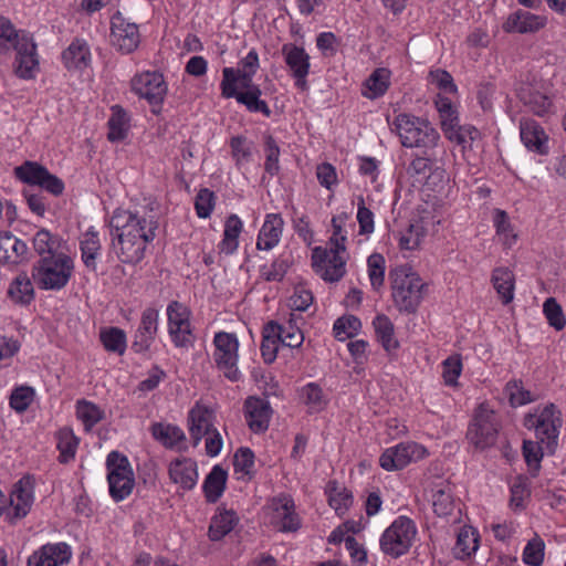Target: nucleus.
<instances>
[{
    "label": "nucleus",
    "instance_id": "obj_21",
    "mask_svg": "<svg viewBox=\"0 0 566 566\" xmlns=\"http://www.w3.org/2000/svg\"><path fill=\"white\" fill-rule=\"evenodd\" d=\"M158 311L151 307L143 312L139 327L132 343V349L135 353H145L150 348L158 331Z\"/></svg>",
    "mask_w": 566,
    "mask_h": 566
},
{
    "label": "nucleus",
    "instance_id": "obj_39",
    "mask_svg": "<svg viewBox=\"0 0 566 566\" xmlns=\"http://www.w3.org/2000/svg\"><path fill=\"white\" fill-rule=\"evenodd\" d=\"M242 230V222L237 214L227 218L223 231V239L219 244L221 252L232 254L238 248V238Z\"/></svg>",
    "mask_w": 566,
    "mask_h": 566
},
{
    "label": "nucleus",
    "instance_id": "obj_48",
    "mask_svg": "<svg viewBox=\"0 0 566 566\" xmlns=\"http://www.w3.org/2000/svg\"><path fill=\"white\" fill-rule=\"evenodd\" d=\"M78 439L69 428H63L57 433V449L60 450L59 460L61 463H67L75 457Z\"/></svg>",
    "mask_w": 566,
    "mask_h": 566
},
{
    "label": "nucleus",
    "instance_id": "obj_35",
    "mask_svg": "<svg viewBox=\"0 0 566 566\" xmlns=\"http://www.w3.org/2000/svg\"><path fill=\"white\" fill-rule=\"evenodd\" d=\"M514 274L507 268H496L492 273V283L504 304L512 302L514 297Z\"/></svg>",
    "mask_w": 566,
    "mask_h": 566
},
{
    "label": "nucleus",
    "instance_id": "obj_52",
    "mask_svg": "<svg viewBox=\"0 0 566 566\" xmlns=\"http://www.w3.org/2000/svg\"><path fill=\"white\" fill-rule=\"evenodd\" d=\"M367 265L370 284L378 291L385 281V258L379 253H373L367 259Z\"/></svg>",
    "mask_w": 566,
    "mask_h": 566
},
{
    "label": "nucleus",
    "instance_id": "obj_4",
    "mask_svg": "<svg viewBox=\"0 0 566 566\" xmlns=\"http://www.w3.org/2000/svg\"><path fill=\"white\" fill-rule=\"evenodd\" d=\"M73 272V261L65 254L46 255L32 266V276L43 290H61Z\"/></svg>",
    "mask_w": 566,
    "mask_h": 566
},
{
    "label": "nucleus",
    "instance_id": "obj_5",
    "mask_svg": "<svg viewBox=\"0 0 566 566\" xmlns=\"http://www.w3.org/2000/svg\"><path fill=\"white\" fill-rule=\"evenodd\" d=\"M106 468L109 494L114 501H123L132 493L135 485L134 472L127 457L112 451L107 455Z\"/></svg>",
    "mask_w": 566,
    "mask_h": 566
},
{
    "label": "nucleus",
    "instance_id": "obj_49",
    "mask_svg": "<svg viewBox=\"0 0 566 566\" xmlns=\"http://www.w3.org/2000/svg\"><path fill=\"white\" fill-rule=\"evenodd\" d=\"M544 452L547 453L546 443H542L539 439L538 441L524 440L523 455L527 465L533 471L532 475H536L538 472Z\"/></svg>",
    "mask_w": 566,
    "mask_h": 566
},
{
    "label": "nucleus",
    "instance_id": "obj_3",
    "mask_svg": "<svg viewBox=\"0 0 566 566\" xmlns=\"http://www.w3.org/2000/svg\"><path fill=\"white\" fill-rule=\"evenodd\" d=\"M392 130L399 135L402 146L409 148L432 149L440 139L439 133L428 120L406 113L395 118Z\"/></svg>",
    "mask_w": 566,
    "mask_h": 566
},
{
    "label": "nucleus",
    "instance_id": "obj_32",
    "mask_svg": "<svg viewBox=\"0 0 566 566\" xmlns=\"http://www.w3.org/2000/svg\"><path fill=\"white\" fill-rule=\"evenodd\" d=\"M432 506L438 516L444 517L452 513L454 502L452 489L448 481L434 484L432 489Z\"/></svg>",
    "mask_w": 566,
    "mask_h": 566
},
{
    "label": "nucleus",
    "instance_id": "obj_33",
    "mask_svg": "<svg viewBox=\"0 0 566 566\" xmlns=\"http://www.w3.org/2000/svg\"><path fill=\"white\" fill-rule=\"evenodd\" d=\"M8 296L20 305H29L34 300V289L27 273L22 272L11 282Z\"/></svg>",
    "mask_w": 566,
    "mask_h": 566
},
{
    "label": "nucleus",
    "instance_id": "obj_6",
    "mask_svg": "<svg viewBox=\"0 0 566 566\" xmlns=\"http://www.w3.org/2000/svg\"><path fill=\"white\" fill-rule=\"evenodd\" d=\"M417 528L412 520L399 516L380 537L382 553L394 558L405 555L411 547Z\"/></svg>",
    "mask_w": 566,
    "mask_h": 566
},
{
    "label": "nucleus",
    "instance_id": "obj_24",
    "mask_svg": "<svg viewBox=\"0 0 566 566\" xmlns=\"http://www.w3.org/2000/svg\"><path fill=\"white\" fill-rule=\"evenodd\" d=\"M33 503V480L27 475L20 479L10 495V504L13 509V517H24Z\"/></svg>",
    "mask_w": 566,
    "mask_h": 566
},
{
    "label": "nucleus",
    "instance_id": "obj_22",
    "mask_svg": "<svg viewBox=\"0 0 566 566\" xmlns=\"http://www.w3.org/2000/svg\"><path fill=\"white\" fill-rule=\"evenodd\" d=\"M282 53L286 65L290 67L292 75L296 80V85L304 88L306 86V76L310 70V55L303 48L294 44H284Z\"/></svg>",
    "mask_w": 566,
    "mask_h": 566
},
{
    "label": "nucleus",
    "instance_id": "obj_29",
    "mask_svg": "<svg viewBox=\"0 0 566 566\" xmlns=\"http://www.w3.org/2000/svg\"><path fill=\"white\" fill-rule=\"evenodd\" d=\"M283 219L280 214L270 213L266 216L265 221L260 230L256 248L259 250H271L274 248L281 238L283 229Z\"/></svg>",
    "mask_w": 566,
    "mask_h": 566
},
{
    "label": "nucleus",
    "instance_id": "obj_58",
    "mask_svg": "<svg viewBox=\"0 0 566 566\" xmlns=\"http://www.w3.org/2000/svg\"><path fill=\"white\" fill-rule=\"evenodd\" d=\"M504 391L512 407L523 406L533 400L531 392L523 388L521 381H509L505 386Z\"/></svg>",
    "mask_w": 566,
    "mask_h": 566
},
{
    "label": "nucleus",
    "instance_id": "obj_46",
    "mask_svg": "<svg viewBox=\"0 0 566 566\" xmlns=\"http://www.w3.org/2000/svg\"><path fill=\"white\" fill-rule=\"evenodd\" d=\"M478 549V534L471 526H463L457 536V543L453 548L454 556L463 559L469 557Z\"/></svg>",
    "mask_w": 566,
    "mask_h": 566
},
{
    "label": "nucleus",
    "instance_id": "obj_20",
    "mask_svg": "<svg viewBox=\"0 0 566 566\" xmlns=\"http://www.w3.org/2000/svg\"><path fill=\"white\" fill-rule=\"evenodd\" d=\"M247 423L254 433L268 430L272 415L270 402L259 397H249L244 402Z\"/></svg>",
    "mask_w": 566,
    "mask_h": 566
},
{
    "label": "nucleus",
    "instance_id": "obj_54",
    "mask_svg": "<svg viewBox=\"0 0 566 566\" xmlns=\"http://www.w3.org/2000/svg\"><path fill=\"white\" fill-rule=\"evenodd\" d=\"M230 147L237 166L240 167L241 165L250 161L252 156V143L244 136L239 135L232 137L230 139Z\"/></svg>",
    "mask_w": 566,
    "mask_h": 566
},
{
    "label": "nucleus",
    "instance_id": "obj_60",
    "mask_svg": "<svg viewBox=\"0 0 566 566\" xmlns=\"http://www.w3.org/2000/svg\"><path fill=\"white\" fill-rule=\"evenodd\" d=\"M34 390L31 387H19L14 389L10 397V406L18 412L25 411L31 405Z\"/></svg>",
    "mask_w": 566,
    "mask_h": 566
},
{
    "label": "nucleus",
    "instance_id": "obj_56",
    "mask_svg": "<svg viewBox=\"0 0 566 566\" xmlns=\"http://www.w3.org/2000/svg\"><path fill=\"white\" fill-rule=\"evenodd\" d=\"M264 151H265V164L264 169L271 176H274L279 172V156H280V147L277 146L275 139L271 135L265 136L264 143Z\"/></svg>",
    "mask_w": 566,
    "mask_h": 566
},
{
    "label": "nucleus",
    "instance_id": "obj_45",
    "mask_svg": "<svg viewBox=\"0 0 566 566\" xmlns=\"http://www.w3.org/2000/svg\"><path fill=\"white\" fill-rule=\"evenodd\" d=\"M378 340L385 350L390 352L397 349L398 340L394 336V324L384 314L377 315L373 322Z\"/></svg>",
    "mask_w": 566,
    "mask_h": 566
},
{
    "label": "nucleus",
    "instance_id": "obj_8",
    "mask_svg": "<svg viewBox=\"0 0 566 566\" xmlns=\"http://www.w3.org/2000/svg\"><path fill=\"white\" fill-rule=\"evenodd\" d=\"M153 211L151 206L145 207L143 213L122 209L115 210L109 220L111 234L129 231L130 235L137 237L142 235V231L145 232V230H150L156 234L158 219L151 214Z\"/></svg>",
    "mask_w": 566,
    "mask_h": 566
},
{
    "label": "nucleus",
    "instance_id": "obj_28",
    "mask_svg": "<svg viewBox=\"0 0 566 566\" xmlns=\"http://www.w3.org/2000/svg\"><path fill=\"white\" fill-rule=\"evenodd\" d=\"M265 331H271V333L275 334L284 346L290 348H297L304 342V335L296 325V321L293 315H291V318L282 325L273 321L269 322L265 325Z\"/></svg>",
    "mask_w": 566,
    "mask_h": 566
},
{
    "label": "nucleus",
    "instance_id": "obj_11",
    "mask_svg": "<svg viewBox=\"0 0 566 566\" xmlns=\"http://www.w3.org/2000/svg\"><path fill=\"white\" fill-rule=\"evenodd\" d=\"M222 74L221 91L223 97L235 98L238 103L243 104L252 113H262L266 117L271 116L270 107L265 101L260 98L262 94L260 87H252V91H238L233 69L224 67Z\"/></svg>",
    "mask_w": 566,
    "mask_h": 566
},
{
    "label": "nucleus",
    "instance_id": "obj_27",
    "mask_svg": "<svg viewBox=\"0 0 566 566\" xmlns=\"http://www.w3.org/2000/svg\"><path fill=\"white\" fill-rule=\"evenodd\" d=\"M520 130L521 139L527 149L541 155L547 153V136L537 122L533 119H522Z\"/></svg>",
    "mask_w": 566,
    "mask_h": 566
},
{
    "label": "nucleus",
    "instance_id": "obj_63",
    "mask_svg": "<svg viewBox=\"0 0 566 566\" xmlns=\"http://www.w3.org/2000/svg\"><path fill=\"white\" fill-rule=\"evenodd\" d=\"M280 339L271 331H263V338L261 343V354L266 364L275 360Z\"/></svg>",
    "mask_w": 566,
    "mask_h": 566
},
{
    "label": "nucleus",
    "instance_id": "obj_59",
    "mask_svg": "<svg viewBox=\"0 0 566 566\" xmlns=\"http://www.w3.org/2000/svg\"><path fill=\"white\" fill-rule=\"evenodd\" d=\"M235 472L251 475L254 467V453L250 448L241 447L237 450L233 458Z\"/></svg>",
    "mask_w": 566,
    "mask_h": 566
},
{
    "label": "nucleus",
    "instance_id": "obj_34",
    "mask_svg": "<svg viewBox=\"0 0 566 566\" xmlns=\"http://www.w3.org/2000/svg\"><path fill=\"white\" fill-rule=\"evenodd\" d=\"M227 471L214 465L203 482V492L209 503H216L222 495L227 483Z\"/></svg>",
    "mask_w": 566,
    "mask_h": 566
},
{
    "label": "nucleus",
    "instance_id": "obj_55",
    "mask_svg": "<svg viewBox=\"0 0 566 566\" xmlns=\"http://www.w3.org/2000/svg\"><path fill=\"white\" fill-rule=\"evenodd\" d=\"M544 548L545 544L543 539L535 535L531 541H528L527 545L523 552V562L531 566H539L544 559Z\"/></svg>",
    "mask_w": 566,
    "mask_h": 566
},
{
    "label": "nucleus",
    "instance_id": "obj_61",
    "mask_svg": "<svg viewBox=\"0 0 566 566\" xmlns=\"http://www.w3.org/2000/svg\"><path fill=\"white\" fill-rule=\"evenodd\" d=\"M214 193L208 188L200 189L196 196L195 208L199 218H208L214 208Z\"/></svg>",
    "mask_w": 566,
    "mask_h": 566
},
{
    "label": "nucleus",
    "instance_id": "obj_64",
    "mask_svg": "<svg viewBox=\"0 0 566 566\" xmlns=\"http://www.w3.org/2000/svg\"><path fill=\"white\" fill-rule=\"evenodd\" d=\"M302 397L307 406H310L313 410H321L325 401L323 399V391L321 387L316 384H307L302 388Z\"/></svg>",
    "mask_w": 566,
    "mask_h": 566
},
{
    "label": "nucleus",
    "instance_id": "obj_13",
    "mask_svg": "<svg viewBox=\"0 0 566 566\" xmlns=\"http://www.w3.org/2000/svg\"><path fill=\"white\" fill-rule=\"evenodd\" d=\"M142 235H130V232L114 233L113 244L116 248L117 258L126 264H137L144 259L146 245L156 234L150 230L142 231Z\"/></svg>",
    "mask_w": 566,
    "mask_h": 566
},
{
    "label": "nucleus",
    "instance_id": "obj_19",
    "mask_svg": "<svg viewBox=\"0 0 566 566\" xmlns=\"http://www.w3.org/2000/svg\"><path fill=\"white\" fill-rule=\"evenodd\" d=\"M72 551L66 543L45 544L28 558V566H61L71 559Z\"/></svg>",
    "mask_w": 566,
    "mask_h": 566
},
{
    "label": "nucleus",
    "instance_id": "obj_37",
    "mask_svg": "<svg viewBox=\"0 0 566 566\" xmlns=\"http://www.w3.org/2000/svg\"><path fill=\"white\" fill-rule=\"evenodd\" d=\"M82 261L87 269L96 271V258L101 250V242L97 232L92 229L84 233L83 239L80 242Z\"/></svg>",
    "mask_w": 566,
    "mask_h": 566
},
{
    "label": "nucleus",
    "instance_id": "obj_47",
    "mask_svg": "<svg viewBox=\"0 0 566 566\" xmlns=\"http://www.w3.org/2000/svg\"><path fill=\"white\" fill-rule=\"evenodd\" d=\"M76 416L83 422L85 430L90 431L103 420L105 413L97 405L82 399L76 403Z\"/></svg>",
    "mask_w": 566,
    "mask_h": 566
},
{
    "label": "nucleus",
    "instance_id": "obj_51",
    "mask_svg": "<svg viewBox=\"0 0 566 566\" xmlns=\"http://www.w3.org/2000/svg\"><path fill=\"white\" fill-rule=\"evenodd\" d=\"M101 342L108 352L119 355L124 354L126 348V335L124 331L117 327H111L101 332Z\"/></svg>",
    "mask_w": 566,
    "mask_h": 566
},
{
    "label": "nucleus",
    "instance_id": "obj_16",
    "mask_svg": "<svg viewBox=\"0 0 566 566\" xmlns=\"http://www.w3.org/2000/svg\"><path fill=\"white\" fill-rule=\"evenodd\" d=\"M169 334L177 347L191 344V329L187 308L179 302L172 301L167 307Z\"/></svg>",
    "mask_w": 566,
    "mask_h": 566
},
{
    "label": "nucleus",
    "instance_id": "obj_40",
    "mask_svg": "<svg viewBox=\"0 0 566 566\" xmlns=\"http://www.w3.org/2000/svg\"><path fill=\"white\" fill-rule=\"evenodd\" d=\"M328 504L338 515H343L353 503V495L346 488H340L336 481L326 485Z\"/></svg>",
    "mask_w": 566,
    "mask_h": 566
},
{
    "label": "nucleus",
    "instance_id": "obj_23",
    "mask_svg": "<svg viewBox=\"0 0 566 566\" xmlns=\"http://www.w3.org/2000/svg\"><path fill=\"white\" fill-rule=\"evenodd\" d=\"M271 509L273 511L272 522L277 524L283 532H294L298 528L300 522L294 513V502L287 495H282L272 500Z\"/></svg>",
    "mask_w": 566,
    "mask_h": 566
},
{
    "label": "nucleus",
    "instance_id": "obj_26",
    "mask_svg": "<svg viewBox=\"0 0 566 566\" xmlns=\"http://www.w3.org/2000/svg\"><path fill=\"white\" fill-rule=\"evenodd\" d=\"M169 478L184 490H192L198 480L197 463L191 459H177L169 464Z\"/></svg>",
    "mask_w": 566,
    "mask_h": 566
},
{
    "label": "nucleus",
    "instance_id": "obj_1",
    "mask_svg": "<svg viewBox=\"0 0 566 566\" xmlns=\"http://www.w3.org/2000/svg\"><path fill=\"white\" fill-rule=\"evenodd\" d=\"M139 1H124L111 19V44L124 54L132 53L139 44L140 36L136 21L145 18Z\"/></svg>",
    "mask_w": 566,
    "mask_h": 566
},
{
    "label": "nucleus",
    "instance_id": "obj_41",
    "mask_svg": "<svg viewBox=\"0 0 566 566\" xmlns=\"http://www.w3.org/2000/svg\"><path fill=\"white\" fill-rule=\"evenodd\" d=\"M238 523L237 514L233 511H224L216 515L209 527V538L211 541H220L229 534Z\"/></svg>",
    "mask_w": 566,
    "mask_h": 566
},
{
    "label": "nucleus",
    "instance_id": "obj_15",
    "mask_svg": "<svg viewBox=\"0 0 566 566\" xmlns=\"http://www.w3.org/2000/svg\"><path fill=\"white\" fill-rule=\"evenodd\" d=\"M468 437L476 448L485 449L493 446L497 438L494 412L481 406L475 413L474 422L468 430Z\"/></svg>",
    "mask_w": 566,
    "mask_h": 566
},
{
    "label": "nucleus",
    "instance_id": "obj_36",
    "mask_svg": "<svg viewBox=\"0 0 566 566\" xmlns=\"http://www.w3.org/2000/svg\"><path fill=\"white\" fill-rule=\"evenodd\" d=\"M189 433L193 446H198L201 439L209 434L212 428L210 416L207 410L191 409L188 416Z\"/></svg>",
    "mask_w": 566,
    "mask_h": 566
},
{
    "label": "nucleus",
    "instance_id": "obj_62",
    "mask_svg": "<svg viewBox=\"0 0 566 566\" xmlns=\"http://www.w3.org/2000/svg\"><path fill=\"white\" fill-rule=\"evenodd\" d=\"M18 38H21L10 20L7 18L0 17V53L7 52L13 44Z\"/></svg>",
    "mask_w": 566,
    "mask_h": 566
},
{
    "label": "nucleus",
    "instance_id": "obj_2",
    "mask_svg": "<svg viewBox=\"0 0 566 566\" xmlns=\"http://www.w3.org/2000/svg\"><path fill=\"white\" fill-rule=\"evenodd\" d=\"M394 303L400 312L415 313L422 301L424 283L408 264L390 270Z\"/></svg>",
    "mask_w": 566,
    "mask_h": 566
},
{
    "label": "nucleus",
    "instance_id": "obj_9",
    "mask_svg": "<svg viewBox=\"0 0 566 566\" xmlns=\"http://www.w3.org/2000/svg\"><path fill=\"white\" fill-rule=\"evenodd\" d=\"M213 343L217 367L229 380L238 381L241 374L237 367L239 342L235 334L219 332L214 335Z\"/></svg>",
    "mask_w": 566,
    "mask_h": 566
},
{
    "label": "nucleus",
    "instance_id": "obj_10",
    "mask_svg": "<svg viewBox=\"0 0 566 566\" xmlns=\"http://www.w3.org/2000/svg\"><path fill=\"white\" fill-rule=\"evenodd\" d=\"M14 176L23 184L39 186L53 196H60L64 191V182L62 179L51 174L44 166L36 161L27 160L15 167Z\"/></svg>",
    "mask_w": 566,
    "mask_h": 566
},
{
    "label": "nucleus",
    "instance_id": "obj_43",
    "mask_svg": "<svg viewBox=\"0 0 566 566\" xmlns=\"http://www.w3.org/2000/svg\"><path fill=\"white\" fill-rule=\"evenodd\" d=\"M151 434L166 448H174L186 439L184 431L179 427L161 422L151 426Z\"/></svg>",
    "mask_w": 566,
    "mask_h": 566
},
{
    "label": "nucleus",
    "instance_id": "obj_18",
    "mask_svg": "<svg viewBox=\"0 0 566 566\" xmlns=\"http://www.w3.org/2000/svg\"><path fill=\"white\" fill-rule=\"evenodd\" d=\"M17 51L15 57V73L22 78L33 77V71L39 65L36 56V45L33 39L25 33L21 34L13 44Z\"/></svg>",
    "mask_w": 566,
    "mask_h": 566
},
{
    "label": "nucleus",
    "instance_id": "obj_12",
    "mask_svg": "<svg viewBox=\"0 0 566 566\" xmlns=\"http://www.w3.org/2000/svg\"><path fill=\"white\" fill-rule=\"evenodd\" d=\"M133 91L147 99L154 114L161 112V105L167 94V85L163 74L158 72H145L132 80Z\"/></svg>",
    "mask_w": 566,
    "mask_h": 566
},
{
    "label": "nucleus",
    "instance_id": "obj_44",
    "mask_svg": "<svg viewBox=\"0 0 566 566\" xmlns=\"http://www.w3.org/2000/svg\"><path fill=\"white\" fill-rule=\"evenodd\" d=\"M389 76L387 69L375 70L365 82L366 91L363 95L370 99L382 96L389 87Z\"/></svg>",
    "mask_w": 566,
    "mask_h": 566
},
{
    "label": "nucleus",
    "instance_id": "obj_25",
    "mask_svg": "<svg viewBox=\"0 0 566 566\" xmlns=\"http://www.w3.org/2000/svg\"><path fill=\"white\" fill-rule=\"evenodd\" d=\"M546 24V18L525 10H517L509 15L503 28L506 32L533 33Z\"/></svg>",
    "mask_w": 566,
    "mask_h": 566
},
{
    "label": "nucleus",
    "instance_id": "obj_38",
    "mask_svg": "<svg viewBox=\"0 0 566 566\" xmlns=\"http://www.w3.org/2000/svg\"><path fill=\"white\" fill-rule=\"evenodd\" d=\"M107 138L111 142H120L126 138L128 130V116L123 107L114 105L108 119Z\"/></svg>",
    "mask_w": 566,
    "mask_h": 566
},
{
    "label": "nucleus",
    "instance_id": "obj_30",
    "mask_svg": "<svg viewBox=\"0 0 566 566\" xmlns=\"http://www.w3.org/2000/svg\"><path fill=\"white\" fill-rule=\"evenodd\" d=\"M28 253V245L24 241L17 239L11 232L0 233V262L20 263Z\"/></svg>",
    "mask_w": 566,
    "mask_h": 566
},
{
    "label": "nucleus",
    "instance_id": "obj_50",
    "mask_svg": "<svg viewBox=\"0 0 566 566\" xmlns=\"http://www.w3.org/2000/svg\"><path fill=\"white\" fill-rule=\"evenodd\" d=\"M360 327L361 323L358 317L344 315L335 321L333 331L338 340H345L356 335Z\"/></svg>",
    "mask_w": 566,
    "mask_h": 566
},
{
    "label": "nucleus",
    "instance_id": "obj_31",
    "mask_svg": "<svg viewBox=\"0 0 566 566\" xmlns=\"http://www.w3.org/2000/svg\"><path fill=\"white\" fill-rule=\"evenodd\" d=\"M62 60L69 70H83L91 61L90 49L84 41L76 39L63 51Z\"/></svg>",
    "mask_w": 566,
    "mask_h": 566
},
{
    "label": "nucleus",
    "instance_id": "obj_17",
    "mask_svg": "<svg viewBox=\"0 0 566 566\" xmlns=\"http://www.w3.org/2000/svg\"><path fill=\"white\" fill-rule=\"evenodd\" d=\"M536 438L542 443H546L548 454H554L557 448L558 428L560 427V419L556 416L554 405L543 408L534 422Z\"/></svg>",
    "mask_w": 566,
    "mask_h": 566
},
{
    "label": "nucleus",
    "instance_id": "obj_53",
    "mask_svg": "<svg viewBox=\"0 0 566 566\" xmlns=\"http://www.w3.org/2000/svg\"><path fill=\"white\" fill-rule=\"evenodd\" d=\"M543 312L548 324L556 331H562L566 325V318L562 306L554 297H548L543 304Z\"/></svg>",
    "mask_w": 566,
    "mask_h": 566
},
{
    "label": "nucleus",
    "instance_id": "obj_14",
    "mask_svg": "<svg viewBox=\"0 0 566 566\" xmlns=\"http://www.w3.org/2000/svg\"><path fill=\"white\" fill-rule=\"evenodd\" d=\"M426 449L415 442H401L386 449L379 458L380 467L386 471L401 470L410 462L422 459Z\"/></svg>",
    "mask_w": 566,
    "mask_h": 566
},
{
    "label": "nucleus",
    "instance_id": "obj_7",
    "mask_svg": "<svg viewBox=\"0 0 566 566\" xmlns=\"http://www.w3.org/2000/svg\"><path fill=\"white\" fill-rule=\"evenodd\" d=\"M340 241L342 243L336 242V247L332 245L331 249L315 247L312 250V266L326 282H337L346 272V262L340 256V252L346 250V237H340Z\"/></svg>",
    "mask_w": 566,
    "mask_h": 566
},
{
    "label": "nucleus",
    "instance_id": "obj_57",
    "mask_svg": "<svg viewBox=\"0 0 566 566\" xmlns=\"http://www.w3.org/2000/svg\"><path fill=\"white\" fill-rule=\"evenodd\" d=\"M289 268L290 260L287 258H284L283 255H280L277 259L273 261L270 269L266 265L261 268V275L268 282H280L283 280Z\"/></svg>",
    "mask_w": 566,
    "mask_h": 566
},
{
    "label": "nucleus",
    "instance_id": "obj_42",
    "mask_svg": "<svg viewBox=\"0 0 566 566\" xmlns=\"http://www.w3.org/2000/svg\"><path fill=\"white\" fill-rule=\"evenodd\" d=\"M62 239L57 235H53L49 230H39L33 238L34 251L41 256L46 255H59Z\"/></svg>",
    "mask_w": 566,
    "mask_h": 566
}]
</instances>
